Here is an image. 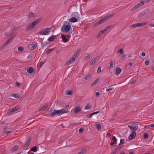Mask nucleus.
I'll list each match as a JSON object with an SVG mask.
<instances>
[{
	"mask_svg": "<svg viewBox=\"0 0 154 154\" xmlns=\"http://www.w3.org/2000/svg\"><path fill=\"white\" fill-rule=\"evenodd\" d=\"M61 27L62 30L63 32H69L71 29V23L69 21H65Z\"/></svg>",
	"mask_w": 154,
	"mask_h": 154,
	"instance_id": "obj_1",
	"label": "nucleus"
},
{
	"mask_svg": "<svg viewBox=\"0 0 154 154\" xmlns=\"http://www.w3.org/2000/svg\"><path fill=\"white\" fill-rule=\"evenodd\" d=\"M41 20L38 19L32 22L29 25L26 29V30H30L34 28L40 21Z\"/></svg>",
	"mask_w": 154,
	"mask_h": 154,
	"instance_id": "obj_2",
	"label": "nucleus"
},
{
	"mask_svg": "<svg viewBox=\"0 0 154 154\" xmlns=\"http://www.w3.org/2000/svg\"><path fill=\"white\" fill-rule=\"evenodd\" d=\"M51 28L50 27L47 28L45 30L39 32H38V34L42 35H48L50 33V32H51Z\"/></svg>",
	"mask_w": 154,
	"mask_h": 154,
	"instance_id": "obj_3",
	"label": "nucleus"
},
{
	"mask_svg": "<svg viewBox=\"0 0 154 154\" xmlns=\"http://www.w3.org/2000/svg\"><path fill=\"white\" fill-rule=\"evenodd\" d=\"M146 24V22L137 23L130 26V27L131 28H135L138 27H140L145 25Z\"/></svg>",
	"mask_w": 154,
	"mask_h": 154,
	"instance_id": "obj_4",
	"label": "nucleus"
},
{
	"mask_svg": "<svg viewBox=\"0 0 154 154\" xmlns=\"http://www.w3.org/2000/svg\"><path fill=\"white\" fill-rule=\"evenodd\" d=\"M114 15H115L114 14H108V15H107L105 17H103L100 20L102 22V23H103V22L105 21L106 20H107V19L110 18V17H112Z\"/></svg>",
	"mask_w": 154,
	"mask_h": 154,
	"instance_id": "obj_5",
	"label": "nucleus"
},
{
	"mask_svg": "<svg viewBox=\"0 0 154 154\" xmlns=\"http://www.w3.org/2000/svg\"><path fill=\"white\" fill-rule=\"evenodd\" d=\"M144 5L143 2V1H141L140 2L136 4L135 6H134L131 9V11H133L139 8V7L143 5Z\"/></svg>",
	"mask_w": 154,
	"mask_h": 154,
	"instance_id": "obj_6",
	"label": "nucleus"
},
{
	"mask_svg": "<svg viewBox=\"0 0 154 154\" xmlns=\"http://www.w3.org/2000/svg\"><path fill=\"white\" fill-rule=\"evenodd\" d=\"M60 115L59 110H54L51 112V116H59Z\"/></svg>",
	"mask_w": 154,
	"mask_h": 154,
	"instance_id": "obj_7",
	"label": "nucleus"
},
{
	"mask_svg": "<svg viewBox=\"0 0 154 154\" xmlns=\"http://www.w3.org/2000/svg\"><path fill=\"white\" fill-rule=\"evenodd\" d=\"M129 128L132 131H136L138 129L137 125L135 124L131 125L128 126Z\"/></svg>",
	"mask_w": 154,
	"mask_h": 154,
	"instance_id": "obj_8",
	"label": "nucleus"
},
{
	"mask_svg": "<svg viewBox=\"0 0 154 154\" xmlns=\"http://www.w3.org/2000/svg\"><path fill=\"white\" fill-rule=\"evenodd\" d=\"M149 10L147 9L141 12L138 15V17H141L145 15L147 13L149 12Z\"/></svg>",
	"mask_w": 154,
	"mask_h": 154,
	"instance_id": "obj_9",
	"label": "nucleus"
},
{
	"mask_svg": "<svg viewBox=\"0 0 154 154\" xmlns=\"http://www.w3.org/2000/svg\"><path fill=\"white\" fill-rule=\"evenodd\" d=\"M136 135V133L135 131H132L129 136L128 139L130 140H133Z\"/></svg>",
	"mask_w": 154,
	"mask_h": 154,
	"instance_id": "obj_10",
	"label": "nucleus"
},
{
	"mask_svg": "<svg viewBox=\"0 0 154 154\" xmlns=\"http://www.w3.org/2000/svg\"><path fill=\"white\" fill-rule=\"evenodd\" d=\"M37 47L36 44H31L28 45V48L29 50L32 51L35 48Z\"/></svg>",
	"mask_w": 154,
	"mask_h": 154,
	"instance_id": "obj_11",
	"label": "nucleus"
},
{
	"mask_svg": "<svg viewBox=\"0 0 154 154\" xmlns=\"http://www.w3.org/2000/svg\"><path fill=\"white\" fill-rule=\"evenodd\" d=\"M15 36H13L11 38L8 39L5 43V44L4 45L3 47H4L8 45L11 42L12 40L14 39L15 38Z\"/></svg>",
	"mask_w": 154,
	"mask_h": 154,
	"instance_id": "obj_12",
	"label": "nucleus"
},
{
	"mask_svg": "<svg viewBox=\"0 0 154 154\" xmlns=\"http://www.w3.org/2000/svg\"><path fill=\"white\" fill-rule=\"evenodd\" d=\"M98 60V57L92 59L90 62L89 65L90 66L94 65L96 62L97 60Z\"/></svg>",
	"mask_w": 154,
	"mask_h": 154,
	"instance_id": "obj_13",
	"label": "nucleus"
},
{
	"mask_svg": "<svg viewBox=\"0 0 154 154\" xmlns=\"http://www.w3.org/2000/svg\"><path fill=\"white\" fill-rule=\"evenodd\" d=\"M75 60V58L74 57H72L70 59H69V60L66 62V63L67 65H69L72 63L73 62H74Z\"/></svg>",
	"mask_w": 154,
	"mask_h": 154,
	"instance_id": "obj_14",
	"label": "nucleus"
},
{
	"mask_svg": "<svg viewBox=\"0 0 154 154\" xmlns=\"http://www.w3.org/2000/svg\"><path fill=\"white\" fill-rule=\"evenodd\" d=\"M31 138L29 137L26 144L23 146V148H26L28 147L31 143Z\"/></svg>",
	"mask_w": 154,
	"mask_h": 154,
	"instance_id": "obj_15",
	"label": "nucleus"
},
{
	"mask_svg": "<svg viewBox=\"0 0 154 154\" xmlns=\"http://www.w3.org/2000/svg\"><path fill=\"white\" fill-rule=\"evenodd\" d=\"M19 109L20 107L19 106H16L14 108L10 109L9 111V112L11 113L18 110Z\"/></svg>",
	"mask_w": 154,
	"mask_h": 154,
	"instance_id": "obj_16",
	"label": "nucleus"
},
{
	"mask_svg": "<svg viewBox=\"0 0 154 154\" xmlns=\"http://www.w3.org/2000/svg\"><path fill=\"white\" fill-rule=\"evenodd\" d=\"M81 108L79 106L76 107L74 110V112L75 114H77L81 111Z\"/></svg>",
	"mask_w": 154,
	"mask_h": 154,
	"instance_id": "obj_17",
	"label": "nucleus"
},
{
	"mask_svg": "<svg viewBox=\"0 0 154 154\" xmlns=\"http://www.w3.org/2000/svg\"><path fill=\"white\" fill-rule=\"evenodd\" d=\"M60 114H62L65 113H67L69 112V111L66 109H63L60 110H59Z\"/></svg>",
	"mask_w": 154,
	"mask_h": 154,
	"instance_id": "obj_18",
	"label": "nucleus"
},
{
	"mask_svg": "<svg viewBox=\"0 0 154 154\" xmlns=\"http://www.w3.org/2000/svg\"><path fill=\"white\" fill-rule=\"evenodd\" d=\"M77 21L78 19L76 18L75 17H72L69 19V22L74 23L77 22Z\"/></svg>",
	"mask_w": 154,
	"mask_h": 154,
	"instance_id": "obj_19",
	"label": "nucleus"
},
{
	"mask_svg": "<svg viewBox=\"0 0 154 154\" xmlns=\"http://www.w3.org/2000/svg\"><path fill=\"white\" fill-rule=\"evenodd\" d=\"M80 50V49H79V50L73 55V56L75 58H76L79 55Z\"/></svg>",
	"mask_w": 154,
	"mask_h": 154,
	"instance_id": "obj_20",
	"label": "nucleus"
},
{
	"mask_svg": "<svg viewBox=\"0 0 154 154\" xmlns=\"http://www.w3.org/2000/svg\"><path fill=\"white\" fill-rule=\"evenodd\" d=\"M61 37L62 38V40L64 42H68V40L65 37L63 34L61 35Z\"/></svg>",
	"mask_w": 154,
	"mask_h": 154,
	"instance_id": "obj_21",
	"label": "nucleus"
},
{
	"mask_svg": "<svg viewBox=\"0 0 154 154\" xmlns=\"http://www.w3.org/2000/svg\"><path fill=\"white\" fill-rule=\"evenodd\" d=\"M34 69L33 67H29V69H27V71L29 73H32Z\"/></svg>",
	"mask_w": 154,
	"mask_h": 154,
	"instance_id": "obj_22",
	"label": "nucleus"
},
{
	"mask_svg": "<svg viewBox=\"0 0 154 154\" xmlns=\"http://www.w3.org/2000/svg\"><path fill=\"white\" fill-rule=\"evenodd\" d=\"M102 23L100 20H99L96 23H95L94 24L93 26L94 27H95L97 26L98 25L102 24Z\"/></svg>",
	"mask_w": 154,
	"mask_h": 154,
	"instance_id": "obj_23",
	"label": "nucleus"
},
{
	"mask_svg": "<svg viewBox=\"0 0 154 154\" xmlns=\"http://www.w3.org/2000/svg\"><path fill=\"white\" fill-rule=\"evenodd\" d=\"M121 69L120 67H118L116 69V73L117 75L119 74L121 72Z\"/></svg>",
	"mask_w": 154,
	"mask_h": 154,
	"instance_id": "obj_24",
	"label": "nucleus"
},
{
	"mask_svg": "<svg viewBox=\"0 0 154 154\" xmlns=\"http://www.w3.org/2000/svg\"><path fill=\"white\" fill-rule=\"evenodd\" d=\"M55 37V35H52L48 38V40L49 42H52Z\"/></svg>",
	"mask_w": 154,
	"mask_h": 154,
	"instance_id": "obj_25",
	"label": "nucleus"
},
{
	"mask_svg": "<svg viewBox=\"0 0 154 154\" xmlns=\"http://www.w3.org/2000/svg\"><path fill=\"white\" fill-rule=\"evenodd\" d=\"M18 148L19 146L18 145L15 146L11 149V151L13 152H14L17 150L18 149Z\"/></svg>",
	"mask_w": 154,
	"mask_h": 154,
	"instance_id": "obj_26",
	"label": "nucleus"
},
{
	"mask_svg": "<svg viewBox=\"0 0 154 154\" xmlns=\"http://www.w3.org/2000/svg\"><path fill=\"white\" fill-rule=\"evenodd\" d=\"M91 105L87 104L85 106L84 109L85 110H88L89 109H91Z\"/></svg>",
	"mask_w": 154,
	"mask_h": 154,
	"instance_id": "obj_27",
	"label": "nucleus"
},
{
	"mask_svg": "<svg viewBox=\"0 0 154 154\" xmlns=\"http://www.w3.org/2000/svg\"><path fill=\"white\" fill-rule=\"evenodd\" d=\"M35 16L34 14L30 12L29 13L28 17L29 18H32Z\"/></svg>",
	"mask_w": 154,
	"mask_h": 154,
	"instance_id": "obj_28",
	"label": "nucleus"
},
{
	"mask_svg": "<svg viewBox=\"0 0 154 154\" xmlns=\"http://www.w3.org/2000/svg\"><path fill=\"white\" fill-rule=\"evenodd\" d=\"M66 94L69 95H72V92L71 91H67L66 92Z\"/></svg>",
	"mask_w": 154,
	"mask_h": 154,
	"instance_id": "obj_29",
	"label": "nucleus"
},
{
	"mask_svg": "<svg viewBox=\"0 0 154 154\" xmlns=\"http://www.w3.org/2000/svg\"><path fill=\"white\" fill-rule=\"evenodd\" d=\"M47 107V106L45 105L40 108V111H42L45 109Z\"/></svg>",
	"mask_w": 154,
	"mask_h": 154,
	"instance_id": "obj_30",
	"label": "nucleus"
},
{
	"mask_svg": "<svg viewBox=\"0 0 154 154\" xmlns=\"http://www.w3.org/2000/svg\"><path fill=\"white\" fill-rule=\"evenodd\" d=\"M37 147L36 146H34L32 149H31V151H32L34 152H35L37 151Z\"/></svg>",
	"mask_w": 154,
	"mask_h": 154,
	"instance_id": "obj_31",
	"label": "nucleus"
},
{
	"mask_svg": "<svg viewBox=\"0 0 154 154\" xmlns=\"http://www.w3.org/2000/svg\"><path fill=\"white\" fill-rule=\"evenodd\" d=\"M110 27V26H106L105 28V29H103V30H102L103 31V32L104 33L108 29H109V28Z\"/></svg>",
	"mask_w": 154,
	"mask_h": 154,
	"instance_id": "obj_32",
	"label": "nucleus"
},
{
	"mask_svg": "<svg viewBox=\"0 0 154 154\" xmlns=\"http://www.w3.org/2000/svg\"><path fill=\"white\" fill-rule=\"evenodd\" d=\"M111 90H114V89L113 88L111 87V86L107 88L106 89V91H108Z\"/></svg>",
	"mask_w": 154,
	"mask_h": 154,
	"instance_id": "obj_33",
	"label": "nucleus"
},
{
	"mask_svg": "<svg viewBox=\"0 0 154 154\" xmlns=\"http://www.w3.org/2000/svg\"><path fill=\"white\" fill-rule=\"evenodd\" d=\"M96 128L97 129L100 130L101 129V126L100 124H97L96 125Z\"/></svg>",
	"mask_w": 154,
	"mask_h": 154,
	"instance_id": "obj_34",
	"label": "nucleus"
},
{
	"mask_svg": "<svg viewBox=\"0 0 154 154\" xmlns=\"http://www.w3.org/2000/svg\"><path fill=\"white\" fill-rule=\"evenodd\" d=\"M18 50L19 51H22L24 50V48L22 46H19L18 47Z\"/></svg>",
	"mask_w": 154,
	"mask_h": 154,
	"instance_id": "obj_35",
	"label": "nucleus"
},
{
	"mask_svg": "<svg viewBox=\"0 0 154 154\" xmlns=\"http://www.w3.org/2000/svg\"><path fill=\"white\" fill-rule=\"evenodd\" d=\"M112 140L113 141L115 144L117 143V139L115 136H113L112 137Z\"/></svg>",
	"mask_w": 154,
	"mask_h": 154,
	"instance_id": "obj_36",
	"label": "nucleus"
},
{
	"mask_svg": "<svg viewBox=\"0 0 154 154\" xmlns=\"http://www.w3.org/2000/svg\"><path fill=\"white\" fill-rule=\"evenodd\" d=\"M7 129H8V127H5V128H4V129L5 130L4 134H8L9 133L11 132V131H6L5 130H6Z\"/></svg>",
	"mask_w": 154,
	"mask_h": 154,
	"instance_id": "obj_37",
	"label": "nucleus"
},
{
	"mask_svg": "<svg viewBox=\"0 0 154 154\" xmlns=\"http://www.w3.org/2000/svg\"><path fill=\"white\" fill-rule=\"evenodd\" d=\"M12 96L17 98H18L19 97V94H12Z\"/></svg>",
	"mask_w": 154,
	"mask_h": 154,
	"instance_id": "obj_38",
	"label": "nucleus"
},
{
	"mask_svg": "<svg viewBox=\"0 0 154 154\" xmlns=\"http://www.w3.org/2000/svg\"><path fill=\"white\" fill-rule=\"evenodd\" d=\"M54 50V49H50L48 50H47L46 51V53L47 54H48L51 52L53 50Z\"/></svg>",
	"mask_w": 154,
	"mask_h": 154,
	"instance_id": "obj_39",
	"label": "nucleus"
},
{
	"mask_svg": "<svg viewBox=\"0 0 154 154\" xmlns=\"http://www.w3.org/2000/svg\"><path fill=\"white\" fill-rule=\"evenodd\" d=\"M117 150L116 149H113L111 154H115L116 153Z\"/></svg>",
	"mask_w": 154,
	"mask_h": 154,
	"instance_id": "obj_40",
	"label": "nucleus"
},
{
	"mask_svg": "<svg viewBox=\"0 0 154 154\" xmlns=\"http://www.w3.org/2000/svg\"><path fill=\"white\" fill-rule=\"evenodd\" d=\"M49 43L46 42H44L42 43V44L43 46H45L47 45H48L49 44Z\"/></svg>",
	"mask_w": 154,
	"mask_h": 154,
	"instance_id": "obj_41",
	"label": "nucleus"
},
{
	"mask_svg": "<svg viewBox=\"0 0 154 154\" xmlns=\"http://www.w3.org/2000/svg\"><path fill=\"white\" fill-rule=\"evenodd\" d=\"M125 143V140L124 139H122L120 140V145L124 144Z\"/></svg>",
	"mask_w": 154,
	"mask_h": 154,
	"instance_id": "obj_42",
	"label": "nucleus"
},
{
	"mask_svg": "<svg viewBox=\"0 0 154 154\" xmlns=\"http://www.w3.org/2000/svg\"><path fill=\"white\" fill-rule=\"evenodd\" d=\"M98 81V80H97V79H96V80H95L94 81V82H93L91 84V86H93V85H95V84H96L97 83V82Z\"/></svg>",
	"mask_w": 154,
	"mask_h": 154,
	"instance_id": "obj_43",
	"label": "nucleus"
},
{
	"mask_svg": "<svg viewBox=\"0 0 154 154\" xmlns=\"http://www.w3.org/2000/svg\"><path fill=\"white\" fill-rule=\"evenodd\" d=\"M103 33L104 32H103L102 31H100L98 35L97 36V38H98V35H99L100 37L101 36Z\"/></svg>",
	"mask_w": 154,
	"mask_h": 154,
	"instance_id": "obj_44",
	"label": "nucleus"
},
{
	"mask_svg": "<svg viewBox=\"0 0 154 154\" xmlns=\"http://www.w3.org/2000/svg\"><path fill=\"white\" fill-rule=\"evenodd\" d=\"M148 137V134L147 133H145L144 134V139H146Z\"/></svg>",
	"mask_w": 154,
	"mask_h": 154,
	"instance_id": "obj_45",
	"label": "nucleus"
},
{
	"mask_svg": "<svg viewBox=\"0 0 154 154\" xmlns=\"http://www.w3.org/2000/svg\"><path fill=\"white\" fill-rule=\"evenodd\" d=\"M85 150L84 149H82L78 154H84L85 153Z\"/></svg>",
	"mask_w": 154,
	"mask_h": 154,
	"instance_id": "obj_46",
	"label": "nucleus"
},
{
	"mask_svg": "<svg viewBox=\"0 0 154 154\" xmlns=\"http://www.w3.org/2000/svg\"><path fill=\"white\" fill-rule=\"evenodd\" d=\"M119 52L121 54H123V50L122 48H121L118 50Z\"/></svg>",
	"mask_w": 154,
	"mask_h": 154,
	"instance_id": "obj_47",
	"label": "nucleus"
},
{
	"mask_svg": "<svg viewBox=\"0 0 154 154\" xmlns=\"http://www.w3.org/2000/svg\"><path fill=\"white\" fill-rule=\"evenodd\" d=\"M110 66L111 68H112L113 67V61H110Z\"/></svg>",
	"mask_w": 154,
	"mask_h": 154,
	"instance_id": "obj_48",
	"label": "nucleus"
},
{
	"mask_svg": "<svg viewBox=\"0 0 154 154\" xmlns=\"http://www.w3.org/2000/svg\"><path fill=\"white\" fill-rule=\"evenodd\" d=\"M151 0H142L141 1H143L144 3H147L150 2Z\"/></svg>",
	"mask_w": 154,
	"mask_h": 154,
	"instance_id": "obj_49",
	"label": "nucleus"
},
{
	"mask_svg": "<svg viewBox=\"0 0 154 154\" xmlns=\"http://www.w3.org/2000/svg\"><path fill=\"white\" fill-rule=\"evenodd\" d=\"M97 72L98 73H101V68L100 67H99L97 70Z\"/></svg>",
	"mask_w": 154,
	"mask_h": 154,
	"instance_id": "obj_50",
	"label": "nucleus"
},
{
	"mask_svg": "<svg viewBox=\"0 0 154 154\" xmlns=\"http://www.w3.org/2000/svg\"><path fill=\"white\" fill-rule=\"evenodd\" d=\"M44 63L43 62H40L39 64V66L40 68H41L42 66Z\"/></svg>",
	"mask_w": 154,
	"mask_h": 154,
	"instance_id": "obj_51",
	"label": "nucleus"
},
{
	"mask_svg": "<svg viewBox=\"0 0 154 154\" xmlns=\"http://www.w3.org/2000/svg\"><path fill=\"white\" fill-rule=\"evenodd\" d=\"M92 116L91 115V114H89L88 115H87L86 116V117L88 118H91L92 117Z\"/></svg>",
	"mask_w": 154,
	"mask_h": 154,
	"instance_id": "obj_52",
	"label": "nucleus"
},
{
	"mask_svg": "<svg viewBox=\"0 0 154 154\" xmlns=\"http://www.w3.org/2000/svg\"><path fill=\"white\" fill-rule=\"evenodd\" d=\"M99 112L98 111H97V112H94L93 113H92L91 114L92 116H93L95 114H98Z\"/></svg>",
	"mask_w": 154,
	"mask_h": 154,
	"instance_id": "obj_53",
	"label": "nucleus"
},
{
	"mask_svg": "<svg viewBox=\"0 0 154 154\" xmlns=\"http://www.w3.org/2000/svg\"><path fill=\"white\" fill-rule=\"evenodd\" d=\"M121 145H120V143L115 148L116 149H121L122 147V146H121Z\"/></svg>",
	"mask_w": 154,
	"mask_h": 154,
	"instance_id": "obj_54",
	"label": "nucleus"
},
{
	"mask_svg": "<svg viewBox=\"0 0 154 154\" xmlns=\"http://www.w3.org/2000/svg\"><path fill=\"white\" fill-rule=\"evenodd\" d=\"M149 61L148 60H147L145 61V63L146 65H148L149 64Z\"/></svg>",
	"mask_w": 154,
	"mask_h": 154,
	"instance_id": "obj_55",
	"label": "nucleus"
},
{
	"mask_svg": "<svg viewBox=\"0 0 154 154\" xmlns=\"http://www.w3.org/2000/svg\"><path fill=\"white\" fill-rule=\"evenodd\" d=\"M83 131V128H81L79 130V133H82Z\"/></svg>",
	"mask_w": 154,
	"mask_h": 154,
	"instance_id": "obj_56",
	"label": "nucleus"
},
{
	"mask_svg": "<svg viewBox=\"0 0 154 154\" xmlns=\"http://www.w3.org/2000/svg\"><path fill=\"white\" fill-rule=\"evenodd\" d=\"M126 56V54L123 55L122 56V59L123 60H124Z\"/></svg>",
	"mask_w": 154,
	"mask_h": 154,
	"instance_id": "obj_57",
	"label": "nucleus"
},
{
	"mask_svg": "<svg viewBox=\"0 0 154 154\" xmlns=\"http://www.w3.org/2000/svg\"><path fill=\"white\" fill-rule=\"evenodd\" d=\"M6 35L10 36L11 35V33H9L8 32H6L5 34Z\"/></svg>",
	"mask_w": 154,
	"mask_h": 154,
	"instance_id": "obj_58",
	"label": "nucleus"
},
{
	"mask_svg": "<svg viewBox=\"0 0 154 154\" xmlns=\"http://www.w3.org/2000/svg\"><path fill=\"white\" fill-rule=\"evenodd\" d=\"M90 57V55H88L86 56L85 58L86 59V60H88L89 59Z\"/></svg>",
	"mask_w": 154,
	"mask_h": 154,
	"instance_id": "obj_59",
	"label": "nucleus"
},
{
	"mask_svg": "<svg viewBox=\"0 0 154 154\" xmlns=\"http://www.w3.org/2000/svg\"><path fill=\"white\" fill-rule=\"evenodd\" d=\"M111 134L109 133H107V136L109 137H111Z\"/></svg>",
	"mask_w": 154,
	"mask_h": 154,
	"instance_id": "obj_60",
	"label": "nucleus"
},
{
	"mask_svg": "<svg viewBox=\"0 0 154 154\" xmlns=\"http://www.w3.org/2000/svg\"><path fill=\"white\" fill-rule=\"evenodd\" d=\"M146 54L144 52H142L141 54V55L143 57H144L145 56Z\"/></svg>",
	"mask_w": 154,
	"mask_h": 154,
	"instance_id": "obj_61",
	"label": "nucleus"
},
{
	"mask_svg": "<svg viewBox=\"0 0 154 154\" xmlns=\"http://www.w3.org/2000/svg\"><path fill=\"white\" fill-rule=\"evenodd\" d=\"M149 26L150 27H154V24L153 23H151L149 24Z\"/></svg>",
	"mask_w": 154,
	"mask_h": 154,
	"instance_id": "obj_62",
	"label": "nucleus"
},
{
	"mask_svg": "<svg viewBox=\"0 0 154 154\" xmlns=\"http://www.w3.org/2000/svg\"><path fill=\"white\" fill-rule=\"evenodd\" d=\"M16 85H17V86L18 87H19V86H20V83H18V82H17L16 83Z\"/></svg>",
	"mask_w": 154,
	"mask_h": 154,
	"instance_id": "obj_63",
	"label": "nucleus"
},
{
	"mask_svg": "<svg viewBox=\"0 0 154 154\" xmlns=\"http://www.w3.org/2000/svg\"><path fill=\"white\" fill-rule=\"evenodd\" d=\"M69 107V105H66L65 106V108L64 109H66L67 110H68V108Z\"/></svg>",
	"mask_w": 154,
	"mask_h": 154,
	"instance_id": "obj_64",
	"label": "nucleus"
}]
</instances>
